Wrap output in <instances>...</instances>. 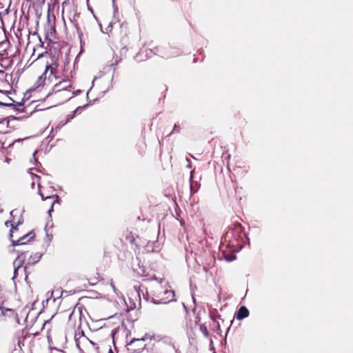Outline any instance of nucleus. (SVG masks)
<instances>
[{"label": "nucleus", "mask_w": 353, "mask_h": 353, "mask_svg": "<svg viewBox=\"0 0 353 353\" xmlns=\"http://www.w3.org/2000/svg\"><path fill=\"white\" fill-rule=\"evenodd\" d=\"M249 239L240 223H236L222 237L221 245L239 252L248 241Z\"/></svg>", "instance_id": "obj_1"}, {"label": "nucleus", "mask_w": 353, "mask_h": 353, "mask_svg": "<svg viewBox=\"0 0 353 353\" xmlns=\"http://www.w3.org/2000/svg\"><path fill=\"white\" fill-rule=\"evenodd\" d=\"M71 81L68 79H63L53 86L52 92H48L46 97L48 98L54 95L56 99L58 100L56 103H63L72 97V94H71Z\"/></svg>", "instance_id": "obj_2"}, {"label": "nucleus", "mask_w": 353, "mask_h": 353, "mask_svg": "<svg viewBox=\"0 0 353 353\" xmlns=\"http://www.w3.org/2000/svg\"><path fill=\"white\" fill-rule=\"evenodd\" d=\"M30 174H32V178L33 181H34V179H37V183L38 184V188H39L38 192H39V195L41 196L42 200H43V201L49 200V201H50V208L48 210V213L50 215L51 212L53 211L54 205L56 203H59L60 199L57 194H54V190L52 187H50L48 188H45L41 185V183L39 182L40 176H39L37 174H32V172H30ZM34 185V181H33L32 183V186L33 187Z\"/></svg>", "instance_id": "obj_3"}, {"label": "nucleus", "mask_w": 353, "mask_h": 353, "mask_svg": "<svg viewBox=\"0 0 353 353\" xmlns=\"http://www.w3.org/2000/svg\"><path fill=\"white\" fill-rule=\"evenodd\" d=\"M174 296L173 290L165 289L159 285L154 288L152 296L146 298V300L150 301L154 304H166L174 301Z\"/></svg>", "instance_id": "obj_4"}, {"label": "nucleus", "mask_w": 353, "mask_h": 353, "mask_svg": "<svg viewBox=\"0 0 353 353\" xmlns=\"http://www.w3.org/2000/svg\"><path fill=\"white\" fill-rule=\"evenodd\" d=\"M25 260L26 254L25 253H21L17 256V259L13 262L14 274L12 280L14 283H16L19 278H21L23 276L25 280L28 282L30 272H28L29 266H26V265L23 266Z\"/></svg>", "instance_id": "obj_5"}, {"label": "nucleus", "mask_w": 353, "mask_h": 353, "mask_svg": "<svg viewBox=\"0 0 353 353\" xmlns=\"http://www.w3.org/2000/svg\"><path fill=\"white\" fill-rule=\"evenodd\" d=\"M68 19L76 30L78 37L81 40L83 37V31L80 27V24L83 22V19L81 16V13L78 12L77 8L71 10L68 14Z\"/></svg>", "instance_id": "obj_6"}, {"label": "nucleus", "mask_w": 353, "mask_h": 353, "mask_svg": "<svg viewBox=\"0 0 353 353\" xmlns=\"http://www.w3.org/2000/svg\"><path fill=\"white\" fill-rule=\"evenodd\" d=\"M148 339V334H145L141 339H133L127 343V348L131 353L141 352L145 347V340Z\"/></svg>", "instance_id": "obj_7"}, {"label": "nucleus", "mask_w": 353, "mask_h": 353, "mask_svg": "<svg viewBox=\"0 0 353 353\" xmlns=\"http://www.w3.org/2000/svg\"><path fill=\"white\" fill-rule=\"evenodd\" d=\"M55 17L52 16V21L50 14L48 16V24L45 26V38L50 42L56 39Z\"/></svg>", "instance_id": "obj_8"}, {"label": "nucleus", "mask_w": 353, "mask_h": 353, "mask_svg": "<svg viewBox=\"0 0 353 353\" xmlns=\"http://www.w3.org/2000/svg\"><path fill=\"white\" fill-rule=\"evenodd\" d=\"M49 70H50L51 74L54 72L52 66L51 65H47L46 66L45 71L41 76L39 77L33 86L29 90L30 92L35 91L37 89L45 85V82L46 80V74Z\"/></svg>", "instance_id": "obj_9"}, {"label": "nucleus", "mask_w": 353, "mask_h": 353, "mask_svg": "<svg viewBox=\"0 0 353 353\" xmlns=\"http://www.w3.org/2000/svg\"><path fill=\"white\" fill-rule=\"evenodd\" d=\"M35 237V233L33 231L28 232V234L22 236L17 241L12 240V245L13 246L21 245L26 244Z\"/></svg>", "instance_id": "obj_10"}, {"label": "nucleus", "mask_w": 353, "mask_h": 353, "mask_svg": "<svg viewBox=\"0 0 353 353\" xmlns=\"http://www.w3.org/2000/svg\"><path fill=\"white\" fill-rule=\"evenodd\" d=\"M0 314L4 316H7L8 317L14 318L17 320V322H19L18 314L12 309L5 308L3 305H0Z\"/></svg>", "instance_id": "obj_11"}, {"label": "nucleus", "mask_w": 353, "mask_h": 353, "mask_svg": "<svg viewBox=\"0 0 353 353\" xmlns=\"http://www.w3.org/2000/svg\"><path fill=\"white\" fill-rule=\"evenodd\" d=\"M194 173V170H192L190 172V187L191 195H193L195 193H196L200 188V183L197 181L193 180Z\"/></svg>", "instance_id": "obj_12"}, {"label": "nucleus", "mask_w": 353, "mask_h": 353, "mask_svg": "<svg viewBox=\"0 0 353 353\" xmlns=\"http://www.w3.org/2000/svg\"><path fill=\"white\" fill-rule=\"evenodd\" d=\"M75 342L77 347L80 350H82L81 347V343H85L88 342H90V340L84 335L83 332H81V334H75Z\"/></svg>", "instance_id": "obj_13"}, {"label": "nucleus", "mask_w": 353, "mask_h": 353, "mask_svg": "<svg viewBox=\"0 0 353 353\" xmlns=\"http://www.w3.org/2000/svg\"><path fill=\"white\" fill-rule=\"evenodd\" d=\"M81 310L80 307H74L72 312L69 315V321L75 323L77 318L81 319Z\"/></svg>", "instance_id": "obj_14"}, {"label": "nucleus", "mask_w": 353, "mask_h": 353, "mask_svg": "<svg viewBox=\"0 0 353 353\" xmlns=\"http://www.w3.org/2000/svg\"><path fill=\"white\" fill-rule=\"evenodd\" d=\"M41 257V255L39 253H35L33 255H31L26 264V266H29V268L32 267L34 264L38 263Z\"/></svg>", "instance_id": "obj_15"}, {"label": "nucleus", "mask_w": 353, "mask_h": 353, "mask_svg": "<svg viewBox=\"0 0 353 353\" xmlns=\"http://www.w3.org/2000/svg\"><path fill=\"white\" fill-rule=\"evenodd\" d=\"M249 316V310L245 307L241 306L236 314V318L238 320H241Z\"/></svg>", "instance_id": "obj_16"}, {"label": "nucleus", "mask_w": 353, "mask_h": 353, "mask_svg": "<svg viewBox=\"0 0 353 353\" xmlns=\"http://www.w3.org/2000/svg\"><path fill=\"white\" fill-rule=\"evenodd\" d=\"M5 225L6 227H11L9 232V239L12 241L13 238V233L17 230V225L13 223V220H8L6 221Z\"/></svg>", "instance_id": "obj_17"}, {"label": "nucleus", "mask_w": 353, "mask_h": 353, "mask_svg": "<svg viewBox=\"0 0 353 353\" xmlns=\"http://www.w3.org/2000/svg\"><path fill=\"white\" fill-rule=\"evenodd\" d=\"M210 318L214 323L219 321L218 319H221V316L216 310H213L210 311Z\"/></svg>", "instance_id": "obj_18"}, {"label": "nucleus", "mask_w": 353, "mask_h": 353, "mask_svg": "<svg viewBox=\"0 0 353 353\" xmlns=\"http://www.w3.org/2000/svg\"><path fill=\"white\" fill-rule=\"evenodd\" d=\"M199 330L205 338L210 339V332H208V327L205 324H201L199 325Z\"/></svg>", "instance_id": "obj_19"}, {"label": "nucleus", "mask_w": 353, "mask_h": 353, "mask_svg": "<svg viewBox=\"0 0 353 353\" xmlns=\"http://www.w3.org/2000/svg\"><path fill=\"white\" fill-rule=\"evenodd\" d=\"M156 244L157 242L152 241V242H148V244L145 245V250L148 252H154L156 251Z\"/></svg>", "instance_id": "obj_20"}, {"label": "nucleus", "mask_w": 353, "mask_h": 353, "mask_svg": "<svg viewBox=\"0 0 353 353\" xmlns=\"http://www.w3.org/2000/svg\"><path fill=\"white\" fill-rule=\"evenodd\" d=\"M223 256H224V258L225 259L226 261H232L233 260L235 259V255L234 254H227L225 251H223Z\"/></svg>", "instance_id": "obj_21"}, {"label": "nucleus", "mask_w": 353, "mask_h": 353, "mask_svg": "<svg viewBox=\"0 0 353 353\" xmlns=\"http://www.w3.org/2000/svg\"><path fill=\"white\" fill-rule=\"evenodd\" d=\"M212 329L213 330V331L216 332H221L219 322V321L214 322V323L213 322V325H212Z\"/></svg>", "instance_id": "obj_22"}, {"label": "nucleus", "mask_w": 353, "mask_h": 353, "mask_svg": "<svg viewBox=\"0 0 353 353\" xmlns=\"http://www.w3.org/2000/svg\"><path fill=\"white\" fill-rule=\"evenodd\" d=\"M179 132H180V125L179 124L175 123L174 125L173 130L170 134H171L172 133H175V132L179 133Z\"/></svg>", "instance_id": "obj_23"}, {"label": "nucleus", "mask_w": 353, "mask_h": 353, "mask_svg": "<svg viewBox=\"0 0 353 353\" xmlns=\"http://www.w3.org/2000/svg\"><path fill=\"white\" fill-rule=\"evenodd\" d=\"M186 161H187V162H188L187 168H192V161H191V160H190L189 158H186Z\"/></svg>", "instance_id": "obj_24"}, {"label": "nucleus", "mask_w": 353, "mask_h": 353, "mask_svg": "<svg viewBox=\"0 0 353 353\" xmlns=\"http://www.w3.org/2000/svg\"><path fill=\"white\" fill-rule=\"evenodd\" d=\"M47 338H48V343L50 345L51 343H52V336L50 335V332L48 333Z\"/></svg>", "instance_id": "obj_25"}, {"label": "nucleus", "mask_w": 353, "mask_h": 353, "mask_svg": "<svg viewBox=\"0 0 353 353\" xmlns=\"http://www.w3.org/2000/svg\"><path fill=\"white\" fill-rule=\"evenodd\" d=\"M8 92H6L5 95H0L1 101H6V96H8Z\"/></svg>", "instance_id": "obj_26"}, {"label": "nucleus", "mask_w": 353, "mask_h": 353, "mask_svg": "<svg viewBox=\"0 0 353 353\" xmlns=\"http://www.w3.org/2000/svg\"><path fill=\"white\" fill-rule=\"evenodd\" d=\"M173 349L174 350L175 353H181L179 349L175 346L174 344H172Z\"/></svg>", "instance_id": "obj_27"}, {"label": "nucleus", "mask_w": 353, "mask_h": 353, "mask_svg": "<svg viewBox=\"0 0 353 353\" xmlns=\"http://www.w3.org/2000/svg\"><path fill=\"white\" fill-rule=\"evenodd\" d=\"M161 56H162L163 57L169 58V57H170L173 56V54H168V53H165V54H161Z\"/></svg>", "instance_id": "obj_28"}, {"label": "nucleus", "mask_w": 353, "mask_h": 353, "mask_svg": "<svg viewBox=\"0 0 353 353\" xmlns=\"http://www.w3.org/2000/svg\"><path fill=\"white\" fill-rule=\"evenodd\" d=\"M36 152H34L33 153V158H34V161H35V163H36V165H41V163H40L39 162H38L37 159H35V154H36Z\"/></svg>", "instance_id": "obj_29"}, {"label": "nucleus", "mask_w": 353, "mask_h": 353, "mask_svg": "<svg viewBox=\"0 0 353 353\" xmlns=\"http://www.w3.org/2000/svg\"><path fill=\"white\" fill-rule=\"evenodd\" d=\"M5 94H6V91H3V90H0V95H5Z\"/></svg>", "instance_id": "obj_30"}, {"label": "nucleus", "mask_w": 353, "mask_h": 353, "mask_svg": "<svg viewBox=\"0 0 353 353\" xmlns=\"http://www.w3.org/2000/svg\"><path fill=\"white\" fill-rule=\"evenodd\" d=\"M22 223V221H18V222L17 223H15V225H17V227L21 225Z\"/></svg>", "instance_id": "obj_31"}, {"label": "nucleus", "mask_w": 353, "mask_h": 353, "mask_svg": "<svg viewBox=\"0 0 353 353\" xmlns=\"http://www.w3.org/2000/svg\"><path fill=\"white\" fill-rule=\"evenodd\" d=\"M32 270V267L28 268V272H30V274L31 273Z\"/></svg>", "instance_id": "obj_32"}, {"label": "nucleus", "mask_w": 353, "mask_h": 353, "mask_svg": "<svg viewBox=\"0 0 353 353\" xmlns=\"http://www.w3.org/2000/svg\"><path fill=\"white\" fill-rule=\"evenodd\" d=\"M36 170V171H37V172L39 171L37 168H30V171H32V170Z\"/></svg>", "instance_id": "obj_33"}, {"label": "nucleus", "mask_w": 353, "mask_h": 353, "mask_svg": "<svg viewBox=\"0 0 353 353\" xmlns=\"http://www.w3.org/2000/svg\"><path fill=\"white\" fill-rule=\"evenodd\" d=\"M50 348L52 349V350H59L58 348H57V347H50Z\"/></svg>", "instance_id": "obj_34"}, {"label": "nucleus", "mask_w": 353, "mask_h": 353, "mask_svg": "<svg viewBox=\"0 0 353 353\" xmlns=\"http://www.w3.org/2000/svg\"><path fill=\"white\" fill-rule=\"evenodd\" d=\"M48 323L47 321H46L43 324V327Z\"/></svg>", "instance_id": "obj_35"}, {"label": "nucleus", "mask_w": 353, "mask_h": 353, "mask_svg": "<svg viewBox=\"0 0 353 353\" xmlns=\"http://www.w3.org/2000/svg\"><path fill=\"white\" fill-rule=\"evenodd\" d=\"M108 353H114L113 351L112 350V349H110L109 350V352Z\"/></svg>", "instance_id": "obj_36"}, {"label": "nucleus", "mask_w": 353, "mask_h": 353, "mask_svg": "<svg viewBox=\"0 0 353 353\" xmlns=\"http://www.w3.org/2000/svg\"><path fill=\"white\" fill-rule=\"evenodd\" d=\"M43 56V54H41L38 56V59H39L40 57H41Z\"/></svg>", "instance_id": "obj_37"}, {"label": "nucleus", "mask_w": 353, "mask_h": 353, "mask_svg": "<svg viewBox=\"0 0 353 353\" xmlns=\"http://www.w3.org/2000/svg\"><path fill=\"white\" fill-rule=\"evenodd\" d=\"M18 345H19V346H20V345H21V341L20 340L18 341Z\"/></svg>", "instance_id": "obj_38"}, {"label": "nucleus", "mask_w": 353, "mask_h": 353, "mask_svg": "<svg viewBox=\"0 0 353 353\" xmlns=\"http://www.w3.org/2000/svg\"><path fill=\"white\" fill-rule=\"evenodd\" d=\"M39 41H40V42L41 43V45H43V43L41 41V39L40 37H39Z\"/></svg>", "instance_id": "obj_39"}, {"label": "nucleus", "mask_w": 353, "mask_h": 353, "mask_svg": "<svg viewBox=\"0 0 353 353\" xmlns=\"http://www.w3.org/2000/svg\"><path fill=\"white\" fill-rule=\"evenodd\" d=\"M24 332H27V331H25L24 330H22V334H24Z\"/></svg>", "instance_id": "obj_40"}]
</instances>
